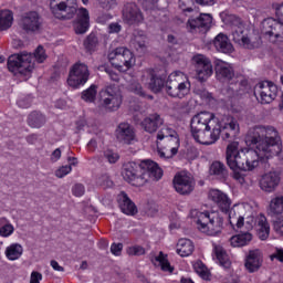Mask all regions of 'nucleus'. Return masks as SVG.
<instances>
[{"label":"nucleus","instance_id":"nucleus-22","mask_svg":"<svg viewBox=\"0 0 283 283\" xmlns=\"http://www.w3.org/2000/svg\"><path fill=\"white\" fill-rule=\"evenodd\" d=\"M264 262V255L260 250H251L245 258V269L249 273H255L260 271L262 263Z\"/></svg>","mask_w":283,"mask_h":283},{"label":"nucleus","instance_id":"nucleus-62","mask_svg":"<svg viewBox=\"0 0 283 283\" xmlns=\"http://www.w3.org/2000/svg\"><path fill=\"white\" fill-rule=\"evenodd\" d=\"M51 266H52V269H53L54 271H60V272H63V271H64L63 266H61V265L59 264V262H56V261H54V260L51 261Z\"/></svg>","mask_w":283,"mask_h":283},{"label":"nucleus","instance_id":"nucleus-29","mask_svg":"<svg viewBox=\"0 0 283 283\" xmlns=\"http://www.w3.org/2000/svg\"><path fill=\"white\" fill-rule=\"evenodd\" d=\"M123 17L130 25L143 21V13H140V9L134 3L127 4L124 8Z\"/></svg>","mask_w":283,"mask_h":283},{"label":"nucleus","instance_id":"nucleus-51","mask_svg":"<svg viewBox=\"0 0 283 283\" xmlns=\"http://www.w3.org/2000/svg\"><path fill=\"white\" fill-rule=\"evenodd\" d=\"M273 229H274L275 233H277L279 235H283V217L277 218L273 222Z\"/></svg>","mask_w":283,"mask_h":283},{"label":"nucleus","instance_id":"nucleus-2","mask_svg":"<svg viewBox=\"0 0 283 283\" xmlns=\"http://www.w3.org/2000/svg\"><path fill=\"white\" fill-rule=\"evenodd\" d=\"M192 137L200 145H213L220 136L223 140L235 138L240 134V124L232 116H223L221 119L211 112H200L191 118Z\"/></svg>","mask_w":283,"mask_h":283},{"label":"nucleus","instance_id":"nucleus-64","mask_svg":"<svg viewBox=\"0 0 283 283\" xmlns=\"http://www.w3.org/2000/svg\"><path fill=\"white\" fill-rule=\"evenodd\" d=\"M69 160H70V166L69 167H72V165L73 166H76V165H78V160L76 159V158H69Z\"/></svg>","mask_w":283,"mask_h":283},{"label":"nucleus","instance_id":"nucleus-25","mask_svg":"<svg viewBox=\"0 0 283 283\" xmlns=\"http://www.w3.org/2000/svg\"><path fill=\"white\" fill-rule=\"evenodd\" d=\"M216 76L221 83L231 81L233 78V66L222 60H218L216 62Z\"/></svg>","mask_w":283,"mask_h":283},{"label":"nucleus","instance_id":"nucleus-18","mask_svg":"<svg viewBox=\"0 0 283 283\" xmlns=\"http://www.w3.org/2000/svg\"><path fill=\"white\" fill-rule=\"evenodd\" d=\"M178 149H180V137L176 135L164 140L163 145L157 146V154L163 160H169V158H174L178 154Z\"/></svg>","mask_w":283,"mask_h":283},{"label":"nucleus","instance_id":"nucleus-3","mask_svg":"<svg viewBox=\"0 0 283 283\" xmlns=\"http://www.w3.org/2000/svg\"><path fill=\"white\" fill-rule=\"evenodd\" d=\"M208 198L217 205L222 213L228 216L230 227H245L247 229H253V224H255V208L252 203H235L231 208V198L219 189L210 190Z\"/></svg>","mask_w":283,"mask_h":283},{"label":"nucleus","instance_id":"nucleus-59","mask_svg":"<svg viewBox=\"0 0 283 283\" xmlns=\"http://www.w3.org/2000/svg\"><path fill=\"white\" fill-rule=\"evenodd\" d=\"M59 160H61V148H56L51 154V163H59Z\"/></svg>","mask_w":283,"mask_h":283},{"label":"nucleus","instance_id":"nucleus-32","mask_svg":"<svg viewBox=\"0 0 283 283\" xmlns=\"http://www.w3.org/2000/svg\"><path fill=\"white\" fill-rule=\"evenodd\" d=\"M4 255L9 262H15L23 255V245L20 243H11L4 249Z\"/></svg>","mask_w":283,"mask_h":283},{"label":"nucleus","instance_id":"nucleus-10","mask_svg":"<svg viewBox=\"0 0 283 283\" xmlns=\"http://www.w3.org/2000/svg\"><path fill=\"white\" fill-rule=\"evenodd\" d=\"M108 61L119 72L132 70L136 65V56L125 46L116 48L108 53Z\"/></svg>","mask_w":283,"mask_h":283},{"label":"nucleus","instance_id":"nucleus-35","mask_svg":"<svg viewBox=\"0 0 283 283\" xmlns=\"http://www.w3.org/2000/svg\"><path fill=\"white\" fill-rule=\"evenodd\" d=\"M153 264L166 273H174V268L169 263V260H167V255L163 252H159V254L153 259Z\"/></svg>","mask_w":283,"mask_h":283},{"label":"nucleus","instance_id":"nucleus-61","mask_svg":"<svg viewBox=\"0 0 283 283\" xmlns=\"http://www.w3.org/2000/svg\"><path fill=\"white\" fill-rule=\"evenodd\" d=\"M107 74H108L111 81H115L116 82V81L120 80V76L115 71H107Z\"/></svg>","mask_w":283,"mask_h":283},{"label":"nucleus","instance_id":"nucleus-1","mask_svg":"<svg viewBox=\"0 0 283 283\" xmlns=\"http://www.w3.org/2000/svg\"><path fill=\"white\" fill-rule=\"evenodd\" d=\"M249 147L241 148L238 142L227 147V164L233 172L232 178L240 185L249 186L250 178L240 171H253L260 166V160H269L282 154V139L273 126H254L245 137Z\"/></svg>","mask_w":283,"mask_h":283},{"label":"nucleus","instance_id":"nucleus-12","mask_svg":"<svg viewBox=\"0 0 283 283\" xmlns=\"http://www.w3.org/2000/svg\"><path fill=\"white\" fill-rule=\"evenodd\" d=\"M9 72L12 74H21L22 76H30L32 70H34V62L32 61V54L21 53L12 55L8 61Z\"/></svg>","mask_w":283,"mask_h":283},{"label":"nucleus","instance_id":"nucleus-38","mask_svg":"<svg viewBox=\"0 0 283 283\" xmlns=\"http://www.w3.org/2000/svg\"><path fill=\"white\" fill-rule=\"evenodd\" d=\"M14 233V226L8 218H0V238H10Z\"/></svg>","mask_w":283,"mask_h":283},{"label":"nucleus","instance_id":"nucleus-26","mask_svg":"<svg viewBox=\"0 0 283 283\" xmlns=\"http://www.w3.org/2000/svg\"><path fill=\"white\" fill-rule=\"evenodd\" d=\"M117 201L122 213H125V216H136V213H138L136 203L129 199L127 193L120 192L117 197Z\"/></svg>","mask_w":283,"mask_h":283},{"label":"nucleus","instance_id":"nucleus-45","mask_svg":"<svg viewBox=\"0 0 283 283\" xmlns=\"http://www.w3.org/2000/svg\"><path fill=\"white\" fill-rule=\"evenodd\" d=\"M96 45H98V38H96V34L91 33L84 41V48H86L88 52H94Z\"/></svg>","mask_w":283,"mask_h":283},{"label":"nucleus","instance_id":"nucleus-21","mask_svg":"<svg viewBox=\"0 0 283 283\" xmlns=\"http://www.w3.org/2000/svg\"><path fill=\"white\" fill-rule=\"evenodd\" d=\"M116 138L124 145H132L136 142V130L128 123H122L116 129Z\"/></svg>","mask_w":283,"mask_h":283},{"label":"nucleus","instance_id":"nucleus-50","mask_svg":"<svg viewBox=\"0 0 283 283\" xmlns=\"http://www.w3.org/2000/svg\"><path fill=\"white\" fill-rule=\"evenodd\" d=\"M97 185H99L101 187L107 188V187H112L113 182H112V179H109L108 175H102L97 179Z\"/></svg>","mask_w":283,"mask_h":283},{"label":"nucleus","instance_id":"nucleus-7","mask_svg":"<svg viewBox=\"0 0 283 283\" xmlns=\"http://www.w3.org/2000/svg\"><path fill=\"white\" fill-rule=\"evenodd\" d=\"M191 92L189 76L182 71H174L166 80V94L171 98H185Z\"/></svg>","mask_w":283,"mask_h":283},{"label":"nucleus","instance_id":"nucleus-39","mask_svg":"<svg viewBox=\"0 0 283 283\" xmlns=\"http://www.w3.org/2000/svg\"><path fill=\"white\" fill-rule=\"evenodd\" d=\"M192 269L199 277H202V280H209V277H211L209 268H207V265L200 260L192 263Z\"/></svg>","mask_w":283,"mask_h":283},{"label":"nucleus","instance_id":"nucleus-31","mask_svg":"<svg viewBox=\"0 0 283 283\" xmlns=\"http://www.w3.org/2000/svg\"><path fill=\"white\" fill-rule=\"evenodd\" d=\"M196 247L193 245V241L189 239H179L176 244V253L180 255V258H189L195 251Z\"/></svg>","mask_w":283,"mask_h":283},{"label":"nucleus","instance_id":"nucleus-20","mask_svg":"<svg viewBox=\"0 0 283 283\" xmlns=\"http://www.w3.org/2000/svg\"><path fill=\"white\" fill-rule=\"evenodd\" d=\"M250 205H253V207L255 208L253 227H256L258 238H260L261 240H269V235H271V224H269V220L264 214H260L255 218L258 213V206H255V203Z\"/></svg>","mask_w":283,"mask_h":283},{"label":"nucleus","instance_id":"nucleus-54","mask_svg":"<svg viewBox=\"0 0 283 283\" xmlns=\"http://www.w3.org/2000/svg\"><path fill=\"white\" fill-rule=\"evenodd\" d=\"M271 261L279 260V262H283V249L276 248L275 252L270 255Z\"/></svg>","mask_w":283,"mask_h":283},{"label":"nucleus","instance_id":"nucleus-60","mask_svg":"<svg viewBox=\"0 0 283 283\" xmlns=\"http://www.w3.org/2000/svg\"><path fill=\"white\" fill-rule=\"evenodd\" d=\"M199 6H214L218 0H195Z\"/></svg>","mask_w":283,"mask_h":283},{"label":"nucleus","instance_id":"nucleus-9","mask_svg":"<svg viewBox=\"0 0 283 283\" xmlns=\"http://www.w3.org/2000/svg\"><path fill=\"white\" fill-rule=\"evenodd\" d=\"M221 19L223 23L231 29L234 43H238V45H241V48H245L247 50H252L253 42L251 41L249 31L244 27V23H242V20L233 14H221Z\"/></svg>","mask_w":283,"mask_h":283},{"label":"nucleus","instance_id":"nucleus-49","mask_svg":"<svg viewBox=\"0 0 283 283\" xmlns=\"http://www.w3.org/2000/svg\"><path fill=\"white\" fill-rule=\"evenodd\" d=\"M128 255H145V248L140 245H133L127 249Z\"/></svg>","mask_w":283,"mask_h":283},{"label":"nucleus","instance_id":"nucleus-48","mask_svg":"<svg viewBox=\"0 0 283 283\" xmlns=\"http://www.w3.org/2000/svg\"><path fill=\"white\" fill-rule=\"evenodd\" d=\"M72 193L76 198H81L82 196H85V186H83V184H75L72 188Z\"/></svg>","mask_w":283,"mask_h":283},{"label":"nucleus","instance_id":"nucleus-5","mask_svg":"<svg viewBox=\"0 0 283 283\" xmlns=\"http://www.w3.org/2000/svg\"><path fill=\"white\" fill-rule=\"evenodd\" d=\"M122 176L133 187H144L149 180H160L163 169L156 161L149 159L143 160L140 164L129 161L124 166Z\"/></svg>","mask_w":283,"mask_h":283},{"label":"nucleus","instance_id":"nucleus-27","mask_svg":"<svg viewBox=\"0 0 283 283\" xmlns=\"http://www.w3.org/2000/svg\"><path fill=\"white\" fill-rule=\"evenodd\" d=\"M213 23V18L209 13H202L197 18H190L187 23L188 30L193 32L197 28H209Z\"/></svg>","mask_w":283,"mask_h":283},{"label":"nucleus","instance_id":"nucleus-13","mask_svg":"<svg viewBox=\"0 0 283 283\" xmlns=\"http://www.w3.org/2000/svg\"><path fill=\"white\" fill-rule=\"evenodd\" d=\"M87 81H90V69L85 63H75L69 73V87H72V90H80V87H83Z\"/></svg>","mask_w":283,"mask_h":283},{"label":"nucleus","instance_id":"nucleus-40","mask_svg":"<svg viewBox=\"0 0 283 283\" xmlns=\"http://www.w3.org/2000/svg\"><path fill=\"white\" fill-rule=\"evenodd\" d=\"M28 123L30 127L39 129L45 125V116L39 112H33L29 115Z\"/></svg>","mask_w":283,"mask_h":283},{"label":"nucleus","instance_id":"nucleus-43","mask_svg":"<svg viewBox=\"0 0 283 283\" xmlns=\"http://www.w3.org/2000/svg\"><path fill=\"white\" fill-rule=\"evenodd\" d=\"M210 174L217 178H224L227 176V167L220 161H214L210 166Z\"/></svg>","mask_w":283,"mask_h":283},{"label":"nucleus","instance_id":"nucleus-47","mask_svg":"<svg viewBox=\"0 0 283 283\" xmlns=\"http://www.w3.org/2000/svg\"><path fill=\"white\" fill-rule=\"evenodd\" d=\"M69 174H72V166H62L54 172L56 178H65Z\"/></svg>","mask_w":283,"mask_h":283},{"label":"nucleus","instance_id":"nucleus-56","mask_svg":"<svg viewBox=\"0 0 283 283\" xmlns=\"http://www.w3.org/2000/svg\"><path fill=\"white\" fill-rule=\"evenodd\" d=\"M122 252H123V243H113L111 245V253H113V255H120Z\"/></svg>","mask_w":283,"mask_h":283},{"label":"nucleus","instance_id":"nucleus-24","mask_svg":"<svg viewBox=\"0 0 283 283\" xmlns=\"http://www.w3.org/2000/svg\"><path fill=\"white\" fill-rule=\"evenodd\" d=\"M164 124L165 119H163V117H160V115L157 113L148 115L140 123L142 128L148 134H154L158 132V127Z\"/></svg>","mask_w":283,"mask_h":283},{"label":"nucleus","instance_id":"nucleus-53","mask_svg":"<svg viewBox=\"0 0 283 283\" xmlns=\"http://www.w3.org/2000/svg\"><path fill=\"white\" fill-rule=\"evenodd\" d=\"M129 90L130 92H134V94H137L138 96H145V93L143 92V87L140 86V84L136 82L130 84Z\"/></svg>","mask_w":283,"mask_h":283},{"label":"nucleus","instance_id":"nucleus-14","mask_svg":"<svg viewBox=\"0 0 283 283\" xmlns=\"http://www.w3.org/2000/svg\"><path fill=\"white\" fill-rule=\"evenodd\" d=\"M191 61L196 71L197 81L205 83V81L213 76V65L209 57L203 54H196L192 56Z\"/></svg>","mask_w":283,"mask_h":283},{"label":"nucleus","instance_id":"nucleus-41","mask_svg":"<svg viewBox=\"0 0 283 283\" xmlns=\"http://www.w3.org/2000/svg\"><path fill=\"white\" fill-rule=\"evenodd\" d=\"M130 45L140 52V54L145 53V50H147V36H145V34L135 35Z\"/></svg>","mask_w":283,"mask_h":283},{"label":"nucleus","instance_id":"nucleus-36","mask_svg":"<svg viewBox=\"0 0 283 283\" xmlns=\"http://www.w3.org/2000/svg\"><path fill=\"white\" fill-rule=\"evenodd\" d=\"M178 136V133L171 128L170 126H163L157 133V147H160V142L169 140V138H174Z\"/></svg>","mask_w":283,"mask_h":283},{"label":"nucleus","instance_id":"nucleus-16","mask_svg":"<svg viewBox=\"0 0 283 283\" xmlns=\"http://www.w3.org/2000/svg\"><path fill=\"white\" fill-rule=\"evenodd\" d=\"M254 96L263 104L272 103L277 96V86L273 82H261L254 87Z\"/></svg>","mask_w":283,"mask_h":283},{"label":"nucleus","instance_id":"nucleus-52","mask_svg":"<svg viewBox=\"0 0 283 283\" xmlns=\"http://www.w3.org/2000/svg\"><path fill=\"white\" fill-rule=\"evenodd\" d=\"M17 103L20 107H22V109H28V107L32 105V97H20Z\"/></svg>","mask_w":283,"mask_h":283},{"label":"nucleus","instance_id":"nucleus-55","mask_svg":"<svg viewBox=\"0 0 283 283\" xmlns=\"http://www.w3.org/2000/svg\"><path fill=\"white\" fill-rule=\"evenodd\" d=\"M41 280H43V274L38 271H33L30 276V283H41Z\"/></svg>","mask_w":283,"mask_h":283},{"label":"nucleus","instance_id":"nucleus-28","mask_svg":"<svg viewBox=\"0 0 283 283\" xmlns=\"http://www.w3.org/2000/svg\"><path fill=\"white\" fill-rule=\"evenodd\" d=\"M213 45L218 52H222L223 54H232L233 52V44L229 36L224 33H219L214 40Z\"/></svg>","mask_w":283,"mask_h":283},{"label":"nucleus","instance_id":"nucleus-58","mask_svg":"<svg viewBox=\"0 0 283 283\" xmlns=\"http://www.w3.org/2000/svg\"><path fill=\"white\" fill-rule=\"evenodd\" d=\"M122 28L120 24L114 22L108 25V32L109 34H118L120 32Z\"/></svg>","mask_w":283,"mask_h":283},{"label":"nucleus","instance_id":"nucleus-42","mask_svg":"<svg viewBox=\"0 0 283 283\" xmlns=\"http://www.w3.org/2000/svg\"><path fill=\"white\" fill-rule=\"evenodd\" d=\"M98 94V86L92 84L88 88L82 92V101L85 103H94Z\"/></svg>","mask_w":283,"mask_h":283},{"label":"nucleus","instance_id":"nucleus-6","mask_svg":"<svg viewBox=\"0 0 283 283\" xmlns=\"http://www.w3.org/2000/svg\"><path fill=\"white\" fill-rule=\"evenodd\" d=\"M190 218L195 220L197 229L206 235L216 237L222 233L224 220L218 211L193 209L190 211Z\"/></svg>","mask_w":283,"mask_h":283},{"label":"nucleus","instance_id":"nucleus-37","mask_svg":"<svg viewBox=\"0 0 283 283\" xmlns=\"http://www.w3.org/2000/svg\"><path fill=\"white\" fill-rule=\"evenodd\" d=\"M269 212L272 216H282L283 213V196H276L271 199L269 205Z\"/></svg>","mask_w":283,"mask_h":283},{"label":"nucleus","instance_id":"nucleus-17","mask_svg":"<svg viewBox=\"0 0 283 283\" xmlns=\"http://www.w3.org/2000/svg\"><path fill=\"white\" fill-rule=\"evenodd\" d=\"M174 187L177 193H181V196H187V193H191L193 191V187H196V181H193V177L189 172H178L174 178Z\"/></svg>","mask_w":283,"mask_h":283},{"label":"nucleus","instance_id":"nucleus-23","mask_svg":"<svg viewBox=\"0 0 283 283\" xmlns=\"http://www.w3.org/2000/svg\"><path fill=\"white\" fill-rule=\"evenodd\" d=\"M20 25L25 32H36L41 28V18L36 11H31L22 17Z\"/></svg>","mask_w":283,"mask_h":283},{"label":"nucleus","instance_id":"nucleus-8","mask_svg":"<svg viewBox=\"0 0 283 283\" xmlns=\"http://www.w3.org/2000/svg\"><path fill=\"white\" fill-rule=\"evenodd\" d=\"M276 17L268 18L261 23V32L263 36L269 39L270 43H283V3L276 6Z\"/></svg>","mask_w":283,"mask_h":283},{"label":"nucleus","instance_id":"nucleus-33","mask_svg":"<svg viewBox=\"0 0 283 283\" xmlns=\"http://www.w3.org/2000/svg\"><path fill=\"white\" fill-rule=\"evenodd\" d=\"M14 23V13L10 9L0 10V32L4 30H10Z\"/></svg>","mask_w":283,"mask_h":283},{"label":"nucleus","instance_id":"nucleus-15","mask_svg":"<svg viewBox=\"0 0 283 283\" xmlns=\"http://www.w3.org/2000/svg\"><path fill=\"white\" fill-rule=\"evenodd\" d=\"M280 182H282V177L275 170L265 171L258 179L259 189L263 193H273L280 187Z\"/></svg>","mask_w":283,"mask_h":283},{"label":"nucleus","instance_id":"nucleus-11","mask_svg":"<svg viewBox=\"0 0 283 283\" xmlns=\"http://www.w3.org/2000/svg\"><path fill=\"white\" fill-rule=\"evenodd\" d=\"M99 109L104 112H116L123 105V94L114 86H106L98 93Z\"/></svg>","mask_w":283,"mask_h":283},{"label":"nucleus","instance_id":"nucleus-46","mask_svg":"<svg viewBox=\"0 0 283 283\" xmlns=\"http://www.w3.org/2000/svg\"><path fill=\"white\" fill-rule=\"evenodd\" d=\"M34 59L36 63H43L45 59H48V54L45 53V49H43V46H38L35 49Z\"/></svg>","mask_w":283,"mask_h":283},{"label":"nucleus","instance_id":"nucleus-19","mask_svg":"<svg viewBox=\"0 0 283 283\" xmlns=\"http://www.w3.org/2000/svg\"><path fill=\"white\" fill-rule=\"evenodd\" d=\"M245 229L247 231H240L237 234L232 235L229 239L230 247H233L234 249H240L242 247H248V244H251V241L253 240V234L251 231L253 230L252 228H247L245 226L234 227L232 229Z\"/></svg>","mask_w":283,"mask_h":283},{"label":"nucleus","instance_id":"nucleus-4","mask_svg":"<svg viewBox=\"0 0 283 283\" xmlns=\"http://www.w3.org/2000/svg\"><path fill=\"white\" fill-rule=\"evenodd\" d=\"M49 8L55 19L63 21L74 19V14H77L73 23L76 34H85L90 30V11L76 9V0H49Z\"/></svg>","mask_w":283,"mask_h":283},{"label":"nucleus","instance_id":"nucleus-63","mask_svg":"<svg viewBox=\"0 0 283 283\" xmlns=\"http://www.w3.org/2000/svg\"><path fill=\"white\" fill-rule=\"evenodd\" d=\"M187 1H189V0H181L180 1L179 6H180L182 12H193V9H191V8H187V9L182 8V3H187Z\"/></svg>","mask_w":283,"mask_h":283},{"label":"nucleus","instance_id":"nucleus-44","mask_svg":"<svg viewBox=\"0 0 283 283\" xmlns=\"http://www.w3.org/2000/svg\"><path fill=\"white\" fill-rule=\"evenodd\" d=\"M103 157L106 163H109V165H116V161L120 160V155H118V153L113 149L104 150Z\"/></svg>","mask_w":283,"mask_h":283},{"label":"nucleus","instance_id":"nucleus-30","mask_svg":"<svg viewBox=\"0 0 283 283\" xmlns=\"http://www.w3.org/2000/svg\"><path fill=\"white\" fill-rule=\"evenodd\" d=\"M144 78H149L148 87L151 92H160L163 87H166L167 81L165 82L163 77L157 76L154 70L146 71Z\"/></svg>","mask_w":283,"mask_h":283},{"label":"nucleus","instance_id":"nucleus-57","mask_svg":"<svg viewBox=\"0 0 283 283\" xmlns=\"http://www.w3.org/2000/svg\"><path fill=\"white\" fill-rule=\"evenodd\" d=\"M101 3L104 10H112V8H116V0H101Z\"/></svg>","mask_w":283,"mask_h":283},{"label":"nucleus","instance_id":"nucleus-34","mask_svg":"<svg viewBox=\"0 0 283 283\" xmlns=\"http://www.w3.org/2000/svg\"><path fill=\"white\" fill-rule=\"evenodd\" d=\"M213 253H214V260L220 266H223V269H229L231 266V261L229 260V254H227V251L221 245H214L213 247Z\"/></svg>","mask_w":283,"mask_h":283}]
</instances>
